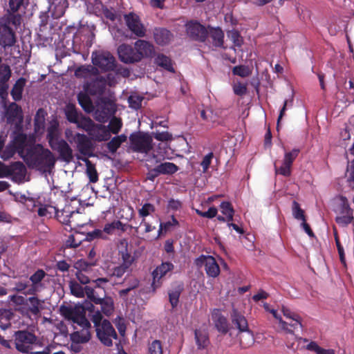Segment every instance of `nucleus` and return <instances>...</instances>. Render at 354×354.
Here are the masks:
<instances>
[{
    "mask_svg": "<svg viewBox=\"0 0 354 354\" xmlns=\"http://www.w3.org/2000/svg\"><path fill=\"white\" fill-rule=\"evenodd\" d=\"M18 140L19 155L29 167L44 172L54 167L56 159L48 149L39 144L32 145L26 136H20Z\"/></svg>",
    "mask_w": 354,
    "mask_h": 354,
    "instance_id": "obj_1",
    "label": "nucleus"
},
{
    "mask_svg": "<svg viewBox=\"0 0 354 354\" xmlns=\"http://www.w3.org/2000/svg\"><path fill=\"white\" fill-rule=\"evenodd\" d=\"M60 313L65 319L79 326L81 329L71 334V348L77 344H84L91 339V324L85 317V308L82 305L62 306Z\"/></svg>",
    "mask_w": 354,
    "mask_h": 354,
    "instance_id": "obj_2",
    "label": "nucleus"
},
{
    "mask_svg": "<svg viewBox=\"0 0 354 354\" xmlns=\"http://www.w3.org/2000/svg\"><path fill=\"white\" fill-rule=\"evenodd\" d=\"M77 99L80 106L87 113L95 111V119L100 122L106 121L113 111L112 102L106 98H99L95 106L92 103L90 97L85 93L80 92L77 95Z\"/></svg>",
    "mask_w": 354,
    "mask_h": 354,
    "instance_id": "obj_3",
    "label": "nucleus"
},
{
    "mask_svg": "<svg viewBox=\"0 0 354 354\" xmlns=\"http://www.w3.org/2000/svg\"><path fill=\"white\" fill-rule=\"evenodd\" d=\"M61 131L57 120L49 122L47 127L46 138L50 148L57 151L61 158L66 162H70L73 158V150L66 141L60 139Z\"/></svg>",
    "mask_w": 354,
    "mask_h": 354,
    "instance_id": "obj_4",
    "label": "nucleus"
},
{
    "mask_svg": "<svg viewBox=\"0 0 354 354\" xmlns=\"http://www.w3.org/2000/svg\"><path fill=\"white\" fill-rule=\"evenodd\" d=\"M91 319L100 341L106 346H111L113 339L117 338V334L111 323L106 319L102 320V315L98 310L92 315Z\"/></svg>",
    "mask_w": 354,
    "mask_h": 354,
    "instance_id": "obj_5",
    "label": "nucleus"
},
{
    "mask_svg": "<svg viewBox=\"0 0 354 354\" xmlns=\"http://www.w3.org/2000/svg\"><path fill=\"white\" fill-rule=\"evenodd\" d=\"M130 147L133 151L148 153L152 149V138L147 133L142 132L132 133L129 137Z\"/></svg>",
    "mask_w": 354,
    "mask_h": 354,
    "instance_id": "obj_6",
    "label": "nucleus"
},
{
    "mask_svg": "<svg viewBox=\"0 0 354 354\" xmlns=\"http://www.w3.org/2000/svg\"><path fill=\"white\" fill-rule=\"evenodd\" d=\"M92 62L102 71H112L115 67L114 57L109 52L97 51L92 54Z\"/></svg>",
    "mask_w": 354,
    "mask_h": 354,
    "instance_id": "obj_7",
    "label": "nucleus"
},
{
    "mask_svg": "<svg viewBox=\"0 0 354 354\" xmlns=\"http://www.w3.org/2000/svg\"><path fill=\"white\" fill-rule=\"evenodd\" d=\"M337 215L336 221L342 225H346L353 220V212L349 207L347 199L340 196L338 199V205L335 209Z\"/></svg>",
    "mask_w": 354,
    "mask_h": 354,
    "instance_id": "obj_8",
    "label": "nucleus"
},
{
    "mask_svg": "<svg viewBox=\"0 0 354 354\" xmlns=\"http://www.w3.org/2000/svg\"><path fill=\"white\" fill-rule=\"evenodd\" d=\"M194 263L198 268L204 267L206 274L210 277L215 278L220 274V268L212 256L201 255L195 259Z\"/></svg>",
    "mask_w": 354,
    "mask_h": 354,
    "instance_id": "obj_9",
    "label": "nucleus"
},
{
    "mask_svg": "<svg viewBox=\"0 0 354 354\" xmlns=\"http://www.w3.org/2000/svg\"><path fill=\"white\" fill-rule=\"evenodd\" d=\"M1 174L2 176H10L15 182H21L26 174V169L23 163L16 162L10 165H5L2 163L1 168Z\"/></svg>",
    "mask_w": 354,
    "mask_h": 354,
    "instance_id": "obj_10",
    "label": "nucleus"
},
{
    "mask_svg": "<svg viewBox=\"0 0 354 354\" xmlns=\"http://www.w3.org/2000/svg\"><path fill=\"white\" fill-rule=\"evenodd\" d=\"M232 322L236 326L239 332H248L246 336L248 338V342L245 344L242 339H240V344L243 347L249 346L253 342V336L248 330V324L245 317L241 315L236 309L234 308L231 313Z\"/></svg>",
    "mask_w": 354,
    "mask_h": 354,
    "instance_id": "obj_11",
    "label": "nucleus"
},
{
    "mask_svg": "<svg viewBox=\"0 0 354 354\" xmlns=\"http://www.w3.org/2000/svg\"><path fill=\"white\" fill-rule=\"evenodd\" d=\"M124 20L128 29L138 37H144L147 33V28L141 21L138 15L133 12L124 15Z\"/></svg>",
    "mask_w": 354,
    "mask_h": 354,
    "instance_id": "obj_12",
    "label": "nucleus"
},
{
    "mask_svg": "<svg viewBox=\"0 0 354 354\" xmlns=\"http://www.w3.org/2000/svg\"><path fill=\"white\" fill-rule=\"evenodd\" d=\"M15 347L21 353H28L31 345L35 343L36 337L34 335L27 331L19 330L15 335Z\"/></svg>",
    "mask_w": 354,
    "mask_h": 354,
    "instance_id": "obj_13",
    "label": "nucleus"
},
{
    "mask_svg": "<svg viewBox=\"0 0 354 354\" xmlns=\"http://www.w3.org/2000/svg\"><path fill=\"white\" fill-rule=\"evenodd\" d=\"M299 153V150L297 149H294L290 151H286L281 165L277 167L274 165L275 173L284 176H290L292 162L298 156Z\"/></svg>",
    "mask_w": 354,
    "mask_h": 354,
    "instance_id": "obj_14",
    "label": "nucleus"
},
{
    "mask_svg": "<svg viewBox=\"0 0 354 354\" xmlns=\"http://www.w3.org/2000/svg\"><path fill=\"white\" fill-rule=\"evenodd\" d=\"M187 35L193 39L203 41L205 40L208 31L205 26L196 21H189L186 24Z\"/></svg>",
    "mask_w": 354,
    "mask_h": 354,
    "instance_id": "obj_15",
    "label": "nucleus"
},
{
    "mask_svg": "<svg viewBox=\"0 0 354 354\" xmlns=\"http://www.w3.org/2000/svg\"><path fill=\"white\" fill-rule=\"evenodd\" d=\"M74 144L81 154L88 156L92 153L93 145L91 139L86 135L77 133L76 140Z\"/></svg>",
    "mask_w": 354,
    "mask_h": 354,
    "instance_id": "obj_16",
    "label": "nucleus"
},
{
    "mask_svg": "<svg viewBox=\"0 0 354 354\" xmlns=\"http://www.w3.org/2000/svg\"><path fill=\"white\" fill-rule=\"evenodd\" d=\"M174 268V265L170 262H165L158 266L152 272L153 282L152 287L155 290L160 286V279L167 274V273Z\"/></svg>",
    "mask_w": 354,
    "mask_h": 354,
    "instance_id": "obj_17",
    "label": "nucleus"
},
{
    "mask_svg": "<svg viewBox=\"0 0 354 354\" xmlns=\"http://www.w3.org/2000/svg\"><path fill=\"white\" fill-rule=\"evenodd\" d=\"M88 136L92 140L97 142L107 141L111 136L108 127L99 124H94Z\"/></svg>",
    "mask_w": 354,
    "mask_h": 354,
    "instance_id": "obj_18",
    "label": "nucleus"
},
{
    "mask_svg": "<svg viewBox=\"0 0 354 354\" xmlns=\"http://www.w3.org/2000/svg\"><path fill=\"white\" fill-rule=\"evenodd\" d=\"M15 42V32L6 23L0 22V44L5 48L13 46Z\"/></svg>",
    "mask_w": 354,
    "mask_h": 354,
    "instance_id": "obj_19",
    "label": "nucleus"
},
{
    "mask_svg": "<svg viewBox=\"0 0 354 354\" xmlns=\"http://www.w3.org/2000/svg\"><path fill=\"white\" fill-rule=\"evenodd\" d=\"M118 53L120 60L124 63L129 64L138 62L135 47L133 48L127 44H122L118 47Z\"/></svg>",
    "mask_w": 354,
    "mask_h": 354,
    "instance_id": "obj_20",
    "label": "nucleus"
},
{
    "mask_svg": "<svg viewBox=\"0 0 354 354\" xmlns=\"http://www.w3.org/2000/svg\"><path fill=\"white\" fill-rule=\"evenodd\" d=\"M138 61L142 58L149 57L153 53V46L149 42L139 39L134 44Z\"/></svg>",
    "mask_w": 354,
    "mask_h": 354,
    "instance_id": "obj_21",
    "label": "nucleus"
},
{
    "mask_svg": "<svg viewBox=\"0 0 354 354\" xmlns=\"http://www.w3.org/2000/svg\"><path fill=\"white\" fill-rule=\"evenodd\" d=\"M212 319L215 327L221 333L226 334L229 331V324L226 317L221 315L218 310H214L212 313Z\"/></svg>",
    "mask_w": 354,
    "mask_h": 354,
    "instance_id": "obj_22",
    "label": "nucleus"
},
{
    "mask_svg": "<svg viewBox=\"0 0 354 354\" xmlns=\"http://www.w3.org/2000/svg\"><path fill=\"white\" fill-rule=\"evenodd\" d=\"M105 86L106 80L102 77H97L91 83L86 84V90L93 95L101 94L104 91Z\"/></svg>",
    "mask_w": 354,
    "mask_h": 354,
    "instance_id": "obj_23",
    "label": "nucleus"
},
{
    "mask_svg": "<svg viewBox=\"0 0 354 354\" xmlns=\"http://www.w3.org/2000/svg\"><path fill=\"white\" fill-rule=\"evenodd\" d=\"M46 273L42 270H38L30 278L32 281V287L28 290V294L34 295L39 291L41 286V281L44 278Z\"/></svg>",
    "mask_w": 354,
    "mask_h": 354,
    "instance_id": "obj_24",
    "label": "nucleus"
},
{
    "mask_svg": "<svg viewBox=\"0 0 354 354\" xmlns=\"http://www.w3.org/2000/svg\"><path fill=\"white\" fill-rule=\"evenodd\" d=\"M178 170L177 165L172 162H165L158 165L152 170V172L155 173V176H158L159 174H173Z\"/></svg>",
    "mask_w": 354,
    "mask_h": 354,
    "instance_id": "obj_25",
    "label": "nucleus"
},
{
    "mask_svg": "<svg viewBox=\"0 0 354 354\" xmlns=\"http://www.w3.org/2000/svg\"><path fill=\"white\" fill-rule=\"evenodd\" d=\"M75 210L71 204L66 205L60 211H56L57 219L65 225H69Z\"/></svg>",
    "mask_w": 354,
    "mask_h": 354,
    "instance_id": "obj_26",
    "label": "nucleus"
},
{
    "mask_svg": "<svg viewBox=\"0 0 354 354\" xmlns=\"http://www.w3.org/2000/svg\"><path fill=\"white\" fill-rule=\"evenodd\" d=\"M152 158L154 160L155 163L160 162L165 159H171L167 150L166 143H160L158 145V149L153 151Z\"/></svg>",
    "mask_w": 354,
    "mask_h": 354,
    "instance_id": "obj_27",
    "label": "nucleus"
},
{
    "mask_svg": "<svg viewBox=\"0 0 354 354\" xmlns=\"http://www.w3.org/2000/svg\"><path fill=\"white\" fill-rule=\"evenodd\" d=\"M20 136H26L24 134H19L13 140L12 144L8 145L5 149L1 152V158L3 160H8L13 156V155L15 153V152H17L19 153V141L18 140V138Z\"/></svg>",
    "mask_w": 354,
    "mask_h": 354,
    "instance_id": "obj_28",
    "label": "nucleus"
},
{
    "mask_svg": "<svg viewBox=\"0 0 354 354\" xmlns=\"http://www.w3.org/2000/svg\"><path fill=\"white\" fill-rule=\"evenodd\" d=\"M46 113L43 109H39L35 117V133L40 135L44 131V124Z\"/></svg>",
    "mask_w": 354,
    "mask_h": 354,
    "instance_id": "obj_29",
    "label": "nucleus"
},
{
    "mask_svg": "<svg viewBox=\"0 0 354 354\" xmlns=\"http://www.w3.org/2000/svg\"><path fill=\"white\" fill-rule=\"evenodd\" d=\"M153 35L155 41L159 45L167 44L171 39V32L166 29H156Z\"/></svg>",
    "mask_w": 354,
    "mask_h": 354,
    "instance_id": "obj_30",
    "label": "nucleus"
},
{
    "mask_svg": "<svg viewBox=\"0 0 354 354\" xmlns=\"http://www.w3.org/2000/svg\"><path fill=\"white\" fill-rule=\"evenodd\" d=\"M94 303L100 304L102 312L107 316L111 315L113 312V301L111 297L94 298Z\"/></svg>",
    "mask_w": 354,
    "mask_h": 354,
    "instance_id": "obj_31",
    "label": "nucleus"
},
{
    "mask_svg": "<svg viewBox=\"0 0 354 354\" xmlns=\"http://www.w3.org/2000/svg\"><path fill=\"white\" fill-rule=\"evenodd\" d=\"M26 83V80L24 77L18 79L14 84L10 94L12 98L15 101L20 100L22 97V93L24 91V86Z\"/></svg>",
    "mask_w": 354,
    "mask_h": 354,
    "instance_id": "obj_32",
    "label": "nucleus"
},
{
    "mask_svg": "<svg viewBox=\"0 0 354 354\" xmlns=\"http://www.w3.org/2000/svg\"><path fill=\"white\" fill-rule=\"evenodd\" d=\"M27 302L28 310L34 315H37L39 314L40 311L44 309V300L32 297L28 298Z\"/></svg>",
    "mask_w": 354,
    "mask_h": 354,
    "instance_id": "obj_33",
    "label": "nucleus"
},
{
    "mask_svg": "<svg viewBox=\"0 0 354 354\" xmlns=\"http://www.w3.org/2000/svg\"><path fill=\"white\" fill-rule=\"evenodd\" d=\"M125 231L124 225L120 221H114L106 223L104 227V232L106 234H114L117 232H123Z\"/></svg>",
    "mask_w": 354,
    "mask_h": 354,
    "instance_id": "obj_34",
    "label": "nucleus"
},
{
    "mask_svg": "<svg viewBox=\"0 0 354 354\" xmlns=\"http://www.w3.org/2000/svg\"><path fill=\"white\" fill-rule=\"evenodd\" d=\"M209 34L213 40L215 46L222 47L223 45L224 34L219 28H212L209 29Z\"/></svg>",
    "mask_w": 354,
    "mask_h": 354,
    "instance_id": "obj_35",
    "label": "nucleus"
},
{
    "mask_svg": "<svg viewBox=\"0 0 354 354\" xmlns=\"http://www.w3.org/2000/svg\"><path fill=\"white\" fill-rule=\"evenodd\" d=\"M195 339L198 348H205L209 343L207 333L205 330H196Z\"/></svg>",
    "mask_w": 354,
    "mask_h": 354,
    "instance_id": "obj_36",
    "label": "nucleus"
},
{
    "mask_svg": "<svg viewBox=\"0 0 354 354\" xmlns=\"http://www.w3.org/2000/svg\"><path fill=\"white\" fill-rule=\"evenodd\" d=\"M127 137L124 134L113 138L107 144V148L111 153H115L120 145L126 142Z\"/></svg>",
    "mask_w": 354,
    "mask_h": 354,
    "instance_id": "obj_37",
    "label": "nucleus"
},
{
    "mask_svg": "<svg viewBox=\"0 0 354 354\" xmlns=\"http://www.w3.org/2000/svg\"><path fill=\"white\" fill-rule=\"evenodd\" d=\"M83 161L86 164V173L91 183H96L98 180V174L95 165L87 158H84Z\"/></svg>",
    "mask_w": 354,
    "mask_h": 354,
    "instance_id": "obj_38",
    "label": "nucleus"
},
{
    "mask_svg": "<svg viewBox=\"0 0 354 354\" xmlns=\"http://www.w3.org/2000/svg\"><path fill=\"white\" fill-rule=\"evenodd\" d=\"M65 115L67 120L75 124L77 122L80 116L75 107L72 104H68L65 109Z\"/></svg>",
    "mask_w": 354,
    "mask_h": 354,
    "instance_id": "obj_39",
    "label": "nucleus"
},
{
    "mask_svg": "<svg viewBox=\"0 0 354 354\" xmlns=\"http://www.w3.org/2000/svg\"><path fill=\"white\" fill-rule=\"evenodd\" d=\"M84 215L80 214L78 211L75 210L72 214V218L70 221L69 225L73 227H81L86 224V219Z\"/></svg>",
    "mask_w": 354,
    "mask_h": 354,
    "instance_id": "obj_40",
    "label": "nucleus"
},
{
    "mask_svg": "<svg viewBox=\"0 0 354 354\" xmlns=\"http://www.w3.org/2000/svg\"><path fill=\"white\" fill-rule=\"evenodd\" d=\"M75 124H77V128L84 129L88 133V134H89L95 124L91 119L82 115L80 116Z\"/></svg>",
    "mask_w": 354,
    "mask_h": 354,
    "instance_id": "obj_41",
    "label": "nucleus"
},
{
    "mask_svg": "<svg viewBox=\"0 0 354 354\" xmlns=\"http://www.w3.org/2000/svg\"><path fill=\"white\" fill-rule=\"evenodd\" d=\"M155 62L159 66H161L169 71H174L171 59L168 57L164 55H158L156 58Z\"/></svg>",
    "mask_w": 354,
    "mask_h": 354,
    "instance_id": "obj_42",
    "label": "nucleus"
},
{
    "mask_svg": "<svg viewBox=\"0 0 354 354\" xmlns=\"http://www.w3.org/2000/svg\"><path fill=\"white\" fill-rule=\"evenodd\" d=\"M221 213L226 217L227 221H232L234 216V209L229 202H222L220 205Z\"/></svg>",
    "mask_w": 354,
    "mask_h": 354,
    "instance_id": "obj_43",
    "label": "nucleus"
},
{
    "mask_svg": "<svg viewBox=\"0 0 354 354\" xmlns=\"http://www.w3.org/2000/svg\"><path fill=\"white\" fill-rule=\"evenodd\" d=\"M106 127L110 131V134L111 133L113 134H118L122 127V120L120 118L113 117L111 119L109 125Z\"/></svg>",
    "mask_w": 354,
    "mask_h": 354,
    "instance_id": "obj_44",
    "label": "nucleus"
},
{
    "mask_svg": "<svg viewBox=\"0 0 354 354\" xmlns=\"http://www.w3.org/2000/svg\"><path fill=\"white\" fill-rule=\"evenodd\" d=\"M162 345L160 340L154 339L148 345V354H162Z\"/></svg>",
    "mask_w": 354,
    "mask_h": 354,
    "instance_id": "obj_45",
    "label": "nucleus"
},
{
    "mask_svg": "<svg viewBox=\"0 0 354 354\" xmlns=\"http://www.w3.org/2000/svg\"><path fill=\"white\" fill-rule=\"evenodd\" d=\"M10 118L22 119V111L21 107L15 103H12L8 110Z\"/></svg>",
    "mask_w": 354,
    "mask_h": 354,
    "instance_id": "obj_46",
    "label": "nucleus"
},
{
    "mask_svg": "<svg viewBox=\"0 0 354 354\" xmlns=\"http://www.w3.org/2000/svg\"><path fill=\"white\" fill-rule=\"evenodd\" d=\"M130 270V267L120 263L111 269V275L117 278H121L126 272Z\"/></svg>",
    "mask_w": 354,
    "mask_h": 354,
    "instance_id": "obj_47",
    "label": "nucleus"
},
{
    "mask_svg": "<svg viewBox=\"0 0 354 354\" xmlns=\"http://www.w3.org/2000/svg\"><path fill=\"white\" fill-rule=\"evenodd\" d=\"M155 209L153 205L147 203L138 209V215L140 217L142 218V219H145V217L153 213Z\"/></svg>",
    "mask_w": 354,
    "mask_h": 354,
    "instance_id": "obj_48",
    "label": "nucleus"
},
{
    "mask_svg": "<svg viewBox=\"0 0 354 354\" xmlns=\"http://www.w3.org/2000/svg\"><path fill=\"white\" fill-rule=\"evenodd\" d=\"M201 118L213 123L218 122V116L211 109H203L201 111Z\"/></svg>",
    "mask_w": 354,
    "mask_h": 354,
    "instance_id": "obj_49",
    "label": "nucleus"
},
{
    "mask_svg": "<svg viewBox=\"0 0 354 354\" xmlns=\"http://www.w3.org/2000/svg\"><path fill=\"white\" fill-rule=\"evenodd\" d=\"M70 289L71 293L77 297H83L84 295V288L80 285L77 282L71 281H70Z\"/></svg>",
    "mask_w": 354,
    "mask_h": 354,
    "instance_id": "obj_50",
    "label": "nucleus"
},
{
    "mask_svg": "<svg viewBox=\"0 0 354 354\" xmlns=\"http://www.w3.org/2000/svg\"><path fill=\"white\" fill-rule=\"evenodd\" d=\"M282 312L288 319H292L294 322L295 325H300V317L296 313L292 312L289 308L283 306Z\"/></svg>",
    "mask_w": 354,
    "mask_h": 354,
    "instance_id": "obj_51",
    "label": "nucleus"
},
{
    "mask_svg": "<svg viewBox=\"0 0 354 354\" xmlns=\"http://www.w3.org/2000/svg\"><path fill=\"white\" fill-rule=\"evenodd\" d=\"M233 74L242 77H248L250 75V69L245 66H236L232 70Z\"/></svg>",
    "mask_w": 354,
    "mask_h": 354,
    "instance_id": "obj_52",
    "label": "nucleus"
},
{
    "mask_svg": "<svg viewBox=\"0 0 354 354\" xmlns=\"http://www.w3.org/2000/svg\"><path fill=\"white\" fill-rule=\"evenodd\" d=\"M142 100L143 97L139 95H131L128 100L129 106L134 109H139L142 105Z\"/></svg>",
    "mask_w": 354,
    "mask_h": 354,
    "instance_id": "obj_53",
    "label": "nucleus"
},
{
    "mask_svg": "<svg viewBox=\"0 0 354 354\" xmlns=\"http://www.w3.org/2000/svg\"><path fill=\"white\" fill-rule=\"evenodd\" d=\"M93 70L95 68L91 66H82L75 71V75L77 77L88 78L91 71Z\"/></svg>",
    "mask_w": 354,
    "mask_h": 354,
    "instance_id": "obj_54",
    "label": "nucleus"
},
{
    "mask_svg": "<svg viewBox=\"0 0 354 354\" xmlns=\"http://www.w3.org/2000/svg\"><path fill=\"white\" fill-rule=\"evenodd\" d=\"M227 37L232 41L235 46H241L243 40L238 31L235 30L229 31L227 33Z\"/></svg>",
    "mask_w": 354,
    "mask_h": 354,
    "instance_id": "obj_55",
    "label": "nucleus"
},
{
    "mask_svg": "<svg viewBox=\"0 0 354 354\" xmlns=\"http://www.w3.org/2000/svg\"><path fill=\"white\" fill-rule=\"evenodd\" d=\"M292 214L296 219L301 221L305 220L304 211L300 208L299 203L296 201H294L292 203Z\"/></svg>",
    "mask_w": 354,
    "mask_h": 354,
    "instance_id": "obj_56",
    "label": "nucleus"
},
{
    "mask_svg": "<svg viewBox=\"0 0 354 354\" xmlns=\"http://www.w3.org/2000/svg\"><path fill=\"white\" fill-rule=\"evenodd\" d=\"M180 295V291L179 289H176L169 292V302L172 308H175L176 306H177L178 304Z\"/></svg>",
    "mask_w": 354,
    "mask_h": 354,
    "instance_id": "obj_57",
    "label": "nucleus"
},
{
    "mask_svg": "<svg viewBox=\"0 0 354 354\" xmlns=\"http://www.w3.org/2000/svg\"><path fill=\"white\" fill-rule=\"evenodd\" d=\"M213 158H214V154L212 152L207 153L206 156H205L203 157V160L201 162V165L203 167V173H205L207 171Z\"/></svg>",
    "mask_w": 354,
    "mask_h": 354,
    "instance_id": "obj_58",
    "label": "nucleus"
},
{
    "mask_svg": "<svg viewBox=\"0 0 354 354\" xmlns=\"http://www.w3.org/2000/svg\"><path fill=\"white\" fill-rule=\"evenodd\" d=\"M120 259L122 260V264H124L127 266L131 267L133 263L135 261V258L133 256L131 255V252H128L127 253H124L120 255Z\"/></svg>",
    "mask_w": 354,
    "mask_h": 354,
    "instance_id": "obj_59",
    "label": "nucleus"
},
{
    "mask_svg": "<svg viewBox=\"0 0 354 354\" xmlns=\"http://www.w3.org/2000/svg\"><path fill=\"white\" fill-rule=\"evenodd\" d=\"M233 91L234 93L237 95H243L247 91L246 84L241 83V82H235L233 84Z\"/></svg>",
    "mask_w": 354,
    "mask_h": 354,
    "instance_id": "obj_60",
    "label": "nucleus"
},
{
    "mask_svg": "<svg viewBox=\"0 0 354 354\" xmlns=\"http://www.w3.org/2000/svg\"><path fill=\"white\" fill-rule=\"evenodd\" d=\"M53 210L55 211V208L52 206L41 205L37 212L40 216H48L52 214Z\"/></svg>",
    "mask_w": 354,
    "mask_h": 354,
    "instance_id": "obj_61",
    "label": "nucleus"
},
{
    "mask_svg": "<svg viewBox=\"0 0 354 354\" xmlns=\"http://www.w3.org/2000/svg\"><path fill=\"white\" fill-rule=\"evenodd\" d=\"M115 326L117 327L120 334L124 336L126 330V326L123 318L118 317L114 320Z\"/></svg>",
    "mask_w": 354,
    "mask_h": 354,
    "instance_id": "obj_62",
    "label": "nucleus"
},
{
    "mask_svg": "<svg viewBox=\"0 0 354 354\" xmlns=\"http://www.w3.org/2000/svg\"><path fill=\"white\" fill-rule=\"evenodd\" d=\"M119 255L129 252L128 241L124 239H120L117 245Z\"/></svg>",
    "mask_w": 354,
    "mask_h": 354,
    "instance_id": "obj_63",
    "label": "nucleus"
},
{
    "mask_svg": "<svg viewBox=\"0 0 354 354\" xmlns=\"http://www.w3.org/2000/svg\"><path fill=\"white\" fill-rule=\"evenodd\" d=\"M153 136L160 141H169L172 139V135L167 131L156 132L153 133Z\"/></svg>",
    "mask_w": 354,
    "mask_h": 354,
    "instance_id": "obj_64",
    "label": "nucleus"
}]
</instances>
